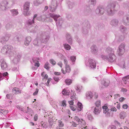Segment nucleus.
Masks as SVG:
<instances>
[{"label":"nucleus","instance_id":"obj_1","mask_svg":"<svg viewBox=\"0 0 129 129\" xmlns=\"http://www.w3.org/2000/svg\"><path fill=\"white\" fill-rule=\"evenodd\" d=\"M106 51L108 54V57L105 56V57L104 58H108L109 61L111 62L113 61L114 60H115V56L113 53L114 51L111 48L108 47L107 48Z\"/></svg>","mask_w":129,"mask_h":129},{"label":"nucleus","instance_id":"obj_2","mask_svg":"<svg viewBox=\"0 0 129 129\" xmlns=\"http://www.w3.org/2000/svg\"><path fill=\"white\" fill-rule=\"evenodd\" d=\"M115 7V5L114 4L111 3L108 5L107 7V10L108 14L111 15L114 13V8Z\"/></svg>","mask_w":129,"mask_h":129},{"label":"nucleus","instance_id":"obj_3","mask_svg":"<svg viewBox=\"0 0 129 129\" xmlns=\"http://www.w3.org/2000/svg\"><path fill=\"white\" fill-rule=\"evenodd\" d=\"M107 104H106L102 107L103 109V112L105 114V116L106 117H109L110 116V113L109 112Z\"/></svg>","mask_w":129,"mask_h":129},{"label":"nucleus","instance_id":"obj_4","mask_svg":"<svg viewBox=\"0 0 129 129\" xmlns=\"http://www.w3.org/2000/svg\"><path fill=\"white\" fill-rule=\"evenodd\" d=\"M125 45L123 44H121L119 46L118 49L117 51V53L120 56L122 55L124 52Z\"/></svg>","mask_w":129,"mask_h":129},{"label":"nucleus","instance_id":"obj_5","mask_svg":"<svg viewBox=\"0 0 129 129\" xmlns=\"http://www.w3.org/2000/svg\"><path fill=\"white\" fill-rule=\"evenodd\" d=\"M65 70H64L63 69H61L62 73L63 74H65L66 73H69L71 71V68L70 66L68 65H67L65 66Z\"/></svg>","mask_w":129,"mask_h":129},{"label":"nucleus","instance_id":"obj_6","mask_svg":"<svg viewBox=\"0 0 129 129\" xmlns=\"http://www.w3.org/2000/svg\"><path fill=\"white\" fill-rule=\"evenodd\" d=\"M29 4L28 2L25 3L24 6L23 13L24 15H26L28 11L29 10Z\"/></svg>","mask_w":129,"mask_h":129},{"label":"nucleus","instance_id":"obj_7","mask_svg":"<svg viewBox=\"0 0 129 129\" xmlns=\"http://www.w3.org/2000/svg\"><path fill=\"white\" fill-rule=\"evenodd\" d=\"M90 66L92 68H94L96 67V63L95 61L91 59H89V60Z\"/></svg>","mask_w":129,"mask_h":129},{"label":"nucleus","instance_id":"obj_8","mask_svg":"<svg viewBox=\"0 0 129 129\" xmlns=\"http://www.w3.org/2000/svg\"><path fill=\"white\" fill-rule=\"evenodd\" d=\"M101 110V108L100 107H95L94 109L93 112L95 114H98L100 113Z\"/></svg>","mask_w":129,"mask_h":129},{"label":"nucleus","instance_id":"obj_9","mask_svg":"<svg viewBox=\"0 0 129 129\" xmlns=\"http://www.w3.org/2000/svg\"><path fill=\"white\" fill-rule=\"evenodd\" d=\"M126 113L124 111L121 112L119 114V117L121 119H124L126 116Z\"/></svg>","mask_w":129,"mask_h":129},{"label":"nucleus","instance_id":"obj_10","mask_svg":"<svg viewBox=\"0 0 129 129\" xmlns=\"http://www.w3.org/2000/svg\"><path fill=\"white\" fill-rule=\"evenodd\" d=\"M13 91L15 94L21 93L20 90H19V89L17 88H14L13 89Z\"/></svg>","mask_w":129,"mask_h":129},{"label":"nucleus","instance_id":"obj_11","mask_svg":"<svg viewBox=\"0 0 129 129\" xmlns=\"http://www.w3.org/2000/svg\"><path fill=\"white\" fill-rule=\"evenodd\" d=\"M31 41V39L30 37L26 38L24 43L25 45H28Z\"/></svg>","mask_w":129,"mask_h":129},{"label":"nucleus","instance_id":"obj_12","mask_svg":"<svg viewBox=\"0 0 129 129\" xmlns=\"http://www.w3.org/2000/svg\"><path fill=\"white\" fill-rule=\"evenodd\" d=\"M91 49L92 52L94 53H95L97 52L98 49L97 47L93 45L91 46Z\"/></svg>","mask_w":129,"mask_h":129},{"label":"nucleus","instance_id":"obj_13","mask_svg":"<svg viewBox=\"0 0 129 129\" xmlns=\"http://www.w3.org/2000/svg\"><path fill=\"white\" fill-rule=\"evenodd\" d=\"M86 95L87 98L91 99L93 97L92 93L91 91L87 92L86 94Z\"/></svg>","mask_w":129,"mask_h":129},{"label":"nucleus","instance_id":"obj_14","mask_svg":"<svg viewBox=\"0 0 129 129\" xmlns=\"http://www.w3.org/2000/svg\"><path fill=\"white\" fill-rule=\"evenodd\" d=\"M74 119L75 120H76V121L79 122H81L83 123V124L85 123V121L83 120L82 119V120H81L77 116H75V117L74 118Z\"/></svg>","mask_w":129,"mask_h":129},{"label":"nucleus","instance_id":"obj_15","mask_svg":"<svg viewBox=\"0 0 129 129\" xmlns=\"http://www.w3.org/2000/svg\"><path fill=\"white\" fill-rule=\"evenodd\" d=\"M1 67L2 69L3 70L7 68V65L5 61H3V62L1 64Z\"/></svg>","mask_w":129,"mask_h":129},{"label":"nucleus","instance_id":"obj_16","mask_svg":"<svg viewBox=\"0 0 129 129\" xmlns=\"http://www.w3.org/2000/svg\"><path fill=\"white\" fill-rule=\"evenodd\" d=\"M104 10L103 9L101 8V9H97L96 10V12L97 13H100L101 14H102L104 12Z\"/></svg>","mask_w":129,"mask_h":129},{"label":"nucleus","instance_id":"obj_17","mask_svg":"<svg viewBox=\"0 0 129 129\" xmlns=\"http://www.w3.org/2000/svg\"><path fill=\"white\" fill-rule=\"evenodd\" d=\"M69 90L64 89L62 91V93L64 95H69Z\"/></svg>","mask_w":129,"mask_h":129},{"label":"nucleus","instance_id":"obj_18","mask_svg":"<svg viewBox=\"0 0 129 129\" xmlns=\"http://www.w3.org/2000/svg\"><path fill=\"white\" fill-rule=\"evenodd\" d=\"M101 101L100 100H98L96 101L95 103V105L96 107H99L101 106Z\"/></svg>","mask_w":129,"mask_h":129},{"label":"nucleus","instance_id":"obj_19","mask_svg":"<svg viewBox=\"0 0 129 129\" xmlns=\"http://www.w3.org/2000/svg\"><path fill=\"white\" fill-rule=\"evenodd\" d=\"M102 84L105 87H107L108 86L109 82L108 81H106L103 80L102 81Z\"/></svg>","mask_w":129,"mask_h":129},{"label":"nucleus","instance_id":"obj_20","mask_svg":"<svg viewBox=\"0 0 129 129\" xmlns=\"http://www.w3.org/2000/svg\"><path fill=\"white\" fill-rule=\"evenodd\" d=\"M66 38L68 41V42L69 43H71L72 42V39H71V37L69 34L67 35Z\"/></svg>","mask_w":129,"mask_h":129},{"label":"nucleus","instance_id":"obj_21","mask_svg":"<svg viewBox=\"0 0 129 129\" xmlns=\"http://www.w3.org/2000/svg\"><path fill=\"white\" fill-rule=\"evenodd\" d=\"M111 24L113 26H115L118 24V21L117 20H113L111 23Z\"/></svg>","mask_w":129,"mask_h":129},{"label":"nucleus","instance_id":"obj_22","mask_svg":"<svg viewBox=\"0 0 129 129\" xmlns=\"http://www.w3.org/2000/svg\"><path fill=\"white\" fill-rule=\"evenodd\" d=\"M11 11L12 12V14L13 16L16 15L18 14V12L16 10H12Z\"/></svg>","mask_w":129,"mask_h":129},{"label":"nucleus","instance_id":"obj_23","mask_svg":"<svg viewBox=\"0 0 129 129\" xmlns=\"http://www.w3.org/2000/svg\"><path fill=\"white\" fill-rule=\"evenodd\" d=\"M51 17L53 18L55 21H57V18L59 17V16L57 15L52 14L51 15Z\"/></svg>","mask_w":129,"mask_h":129},{"label":"nucleus","instance_id":"obj_24","mask_svg":"<svg viewBox=\"0 0 129 129\" xmlns=\"http://www.w3.org/2000/svg\"><path fill=\"white\" fill-rule=\"evenodd\" d=\"M64 46L66 49L68 50H70L71 48L70 46L67 44H64Z\"/></svg>","mask_w":129,"mask_h":129},{"label":"nucleus","instance_id":"obj_25","mask_svg":"<svg viewBox=\"0 0 129 129\" xmlns=\"http://www.w3.org/2000/svg\"><path fill=\"white\" fill-rule=\"evenodd\" d=\"M65 82L67 84L70 85L72 83V81L70 79H67L65 80Z\"/></svg>","mask_w":129,"mask_h":129},{"label":"nucleus","instance_id":"obj_26","mask_svg":"<svg viewBox=\"0 0 129 129\" xmlns=\"http://www.w3.org/2000/svg\"><path fill=\"white\" fill-rule=\"evenodd\" d=\"M49 65V64L48 62H46L44 66V68L46 69L47 70H49L50 68Z\"/></svg>","mask_w":129,"mask_h":129},{"label":"nucleus","instance_id":"obj_27","mask_svg":"<svg viewBox=\"0 0 129 129\" xmlns=\"http://www.w3.org/2000/svg\"><path fill=\"white\" fill-rule=\"evenodd\" d=\"M129 76H127L124 77H123L122 79V80L123 81H124V83L126 84L127 81V79H129Z\"/></svg>","mask_w":129,"mask_h":129},{"label":"nucleus","instance_id":"obj_28","mask_svg":"<svg viewBox=\"0 0 129 129\" xmlns=\"http://www.w3.org/2000/svg\"><path fill=\"white\" fill-rule=\"evenodd\" d=\"M66 102L65 100H63L61 102V106L63 107H66L67 105Z\"/></svg>","mask_w":129,"mask_h":129},{"label":"nucleus","instance_id":"obj_29","mask_svg":"<svg viewBox=\"0 0 129 129\" xmlns=\"http://www.w3.org/2000/svg\"><path fill=\"white\" fill-rule=\"evenodd\" d=\"M33 61L35 63V64H34V66H36V67H38L39 66H40V64L39 62L38 61H37L36 62H35V61L33 59Z\"/></svg>","mask_w":129,"mask_h":129},{"label":"nucleus","instance_id":"obj_30","mask_svg":"<svg viewBox=\"0 0 129 129\" xmlns=\"http://www.w3.org/2000/svg\"><path fill=\"white\" fill-rule=\"evenodd\" d=\"M108 129H116V126L114 125H110L108 128Z\"/></svg>","mask_w":129,"mask_h":129},{"label":"nucleus","instance_id":"obj_31","mask_svg":"<svg viewBox=\"0 0 129 129\" xmlns=\"http://www.w3.org/2000/svg\"><path fill=\"white\" fill-rule=\"evenodd\" d=\"M2 52L3 54L6 53L7 52V51L6 48H3L2 50Z\"/></svg>","mask_w":129,"mask_h":129},{"label":"nucleus","instance_id":"obj_32","mask_svg":"<svg viewBox=\"0 0 129 129\" xmlns=\"http://www.w3.org/2000/svg\"><path fill=\"white\" fill-rule=\"evenodd\" d=\"M51 79L50 78H49L48 79L47 82L46 83V85L47 86H49V83L51 81Z\"/></svg>","mask_w":129,"mask_h":129},{"label":"nucleus","instance_id":"obj_33","mask_svg":"<svg viewBox=\"0 0 129 129\" xmlns=\"http://www.w3.org/2000/svg\"><path fill=\"white\" fill-rule=\"evenodd\" d=\"M71 60L72 62L75 61L76 60V57L74 56H71L70 57Z\"/></svg>","mask_w":129,"mask_h":129},{"label":"nucleus","instance_id":"obj_34","mask_svg":"<svg viewBox=\"0 0 129 129\" xmlns=\"http://www.w3.org/2000/svg\"><path fill=\"white\" fill-rule=\"evenodd\" d=\"M128 18L126 16L124 17V21L126 23L128 22Z\"/></svg>","mask_w":129,"mask_h":129},{"label":"nucleus","instance_id":"obj_35","mask_svg":"<svg viewBox=\"0 0 129 129\" xmlns=\"http://www.w3.org/2000/svg\"><path fill=\"white\" fill-rule=\"evenodd\" d=\"M82 87L80 86H78L76 88V90L78 91H80L82 89Z\"/></svg>","mask_w":129,"mask_h":129},{"label":"nucleus","instance_id":"obj_36","mask_svg":"<svg viewBox=\"0 0 129 129\" xmlns=\"http://www.w3.org/2000/svg\"><path fill=\"white\" fill-rule=\"evenodd\" d=\"M34 120L35 121H37L38 119V115L37 114H35L34 117Z\"/></svg>","mask_w":129,"mask_h":129},{"label":"nucleus","instance_id":"obj_37","mask_svg":"<svg viewBox=\"0 0 129 129\" xmlns=\"http://www.w3.org/2000/svg\"><path fill=\"white\" fill-rule=\"evenodd\" d=\"M8 111L6 110H3L1 113H2L3 114H6L8 113Z\"/></svg>","mask_w":129,"mask_h":129},{"label":"nucleus","instance_id":"obj_38","mask_svg":"<svg viewBox=\"0 0 129 129\" xmlns=\"http://www.w3.org/2000/svg\"><path fill=\"white\" fill-rule=\"evenodd\" d=\"M50 63L53 65H55L56 63V62L52 59L50 60Z\"/></svg>","mask_w":129,"mask_h":129},{"label":"nucleus","instance_id":"obj_39","mask_svg":"<svg viewBox=\"0 0 129 129\" xmlns=\"http://www.w3.org/2000/svg\"><path fill=\"white\" fill-rule=\"evenodd\" d=\"M6 97L8 99H11L12 98V96L11 94H7L6 95Z\"/></svg>","mask_w":129,"mask_h":129},{"label":"nucleus","instance_id":"obj_40","mask_svg":"<svg viewBox=\"0 0 129 129\" xmlns=\"http://www.w3.org/2000/svg\"><path fill=\"white\" fill-rule=\"evenodd\" d=\"M78 106V107H79L80 108H81V109H82L83 108V106L82 105V104L80 103V102H78L77 104Z\"/></svg>","mask_w":129,"mask_h":129},{"label":"nucleus","instance_id":"obj_41","mask_svg":"<svg viewBox=\"0 0 129 129\" xmlns=\"http://www.w3.org/2000/svg\"><path fill=\"white\" fill-rule=\"evenodd\" d=\"M58 125L59 127H62L63 126L64 124L61 121H59V122Z\"/></svg>","mask_w":129,"mask_h":129},{"label":"nucleus","instance_id":"obj_42","mask_svg":"<svg viewBox=\"0 0 129 129\" xmlns=\"http://www.w3.org/2000/svg\"><path fill=\"white\" fill-rule=\"evenodd\" d=\"M111 111L116 112L117 111L116 109L114 107H112L111 109Z\"/></svg>","mask_w":129,"mask_h":129},{"label":"nucleus","instance_id":"obj_43","mask_svg":"<svg viewBox=\"0 0 129 129\" xmlns=\"http://www.w3.org/2000/svg\"><path fill=\"white\" fill-rule=\"evenodd\" d=\"M122 107L123 109H126L128 108V106L126 104H124L123 105Z\"/></svg>","mask_w":129,"mask_h":129},{"label":"nucleus","instance_id":"obj_44","mask_svg":"<svg viewBox=\"0 0 129 129\" xmlns=\"http://www.w3.org/2000/svg\"><path fill=\"white\" fill-rule=\"evenodd\" d=\"M39 89H38L37 88L36 89V91L33 94V95H36L37 94V93H38V92L39 91Z\"/></svg>","mask_w":129,"mask_h":129},{"label":"nucleus","instance_id":"obj_45","mask_svg":"<svg viewBox=\"0 0 129 129\" xmlns=\"http://www.w3.org/2000/svg\"><path fill=\"white\" fill-rule=\"evenodd\" d=\"M54 79L55 81L57 82L59 80V78L57 76L54 77Z\"/></svg>","mask_w":129,"mask_h":129},{"label":"nucleus","instance_id":"obj_46","mask_svg":"<svg viewBox=\"0 0 129 129\" xmlns=\"http://www.w3.org/2000/svg\"><path fill=\"white\" fill-rule=\"evenodd\" d=\"M63 62L64 64L66 65H68V61L67 59L65 58H64L63 60Z\"/></svg>","mask_w":129,"mask_h":129},{"label":"nucleus","instance_id":"obj_47","mask_svg":"<svg viewBox=\"0 0 129 129\" xmlns=\"http://www.w3.org/2000/svg\"><path fill=\"white\" fill-rule=\"evenodd\" d=\"M70 107L71 109L73 111H74L76 109V107L74 106H71Z\"/></svg>","mask_w":129,"mask_h":129},{"label":"nucleus","instance_id":"obj_48","mask_svg":"<svg viewBox=\"0 0 129 129\" xmlns=\"http://www.w3.org/2000/svg\"><path fill=\"white\" fill-rule=\"evenodd\" d=\"M120 96V95L118 94H115L114 95V98L115 99H116L118 97H119Z\"/></svg>","mask_w":129,"mask_h":129},{"label":"nucleus","instance_id":"obj_49","mask_svg":"<svg viewBox=\"0 0 129 129\" xmlns=\"http://www.w3.org/2000/svg\"><path fill=\"white\" fill-rule=\"evenodd\" d=\"M125 99L123 97H121L119 99V101L120 102H122Z\"/></svg>","mask_w":129,"mask_h":129},{"label":"nucleus","instance_id":"obj_50","mask_svg":"<svg viewBox=\"0 0 129 129\" xmlns=\"http://www.w3.org/2000/svg\"><path fill=\"white\" fill-rule=\"evenodd\" d=\"M58 64L59 66L61 68H62V62H59L58 63Z\"/></svg>","mask_w":129,"mask_h":129},{"label":"nucleus","instance_id":"obj_51","mask_svg":"<svg viewBox=\"0 0 129 129\" xmlns=\"http://www.w3.org/2000/svg\"><path fill=\"white\" fill-rule=\"evenodd\" d=\"M54 74L56 75H59L60 74V73L59 72H54Z\"/></svg>","mask_w":129,"mask_h":129},{"label":"nucleus","instance_id":"obj_52","mask_svg":"<svg viewBox=\"0 0 129 129\" xmlns=\"http://www.w3.org/2000/svg\"><path fill=\"white\" fill-rule=\"evenodd\" d=\"M121 91L124 92H126L127 91V90L125 88H122L121 89Z\"/></svg>","mask_w":129,"mask_h":129},{"label":"nucleus","instance_id":"obj_53","mask_svg":"<svg viewBox=\"0 0 129 129\" xmlns=\"http://www.w3.org/2000/svg\"><path fill=\"white\" fill-rule=\"evenodd\" d=\"M72 125L76 127L77 126V124L75 123L74 122H72Z\"/></svg>","mask_w":129,"mask_h":129},{"label":"nucleus","instance_id":"obj_54","mask_svg":"<svg viewBox=\"0 0 129 129\" xmlns=\"http://www.w3.org/2000/svg\"><path fill=\"white\" fill-rule=\"evenodd\" d=\"M69 103L70 105H73L74 104V102L73 101H71L68 102Z\"/></svg>","mask_w":129,"mask_h":129},{"label":"nucleus","instance_id":"obj_55","mask_svg":"<svg viewBox=\"0 0 129 129\" xmlns=\"http://www.w3.org/2000/svg\"><path fill=\"white\" fill-rule=\"evenodd\" d=\"M91 4H95L96 2V1L95 0H91Z\"/></svg>","mask_w":129,"mask_h":129},{"label":"nucleus","instance_id":"obj_56","mask_svg":"<svg viewBox=\"0 0 129 129\" xmlns=\"http://www.w3.org/2000/svg\"><path fill=\"white\" fill-rule=\"evenodd\" d=\"M8 74V73L7 72H6L3 73V76H7Z\"/></svg>","mask_w":129,"mask_h":129},{"label":"nucleus","instance_id":"obj_57","mask_svg":"<svg viewBox=\"0 0 129 129\" xmlns=\"http://www.w3.org/2000/svg\"><path fill=\"white\" fill-rule=\"evenodd\" d=\"M82 109H81V108H79L78 107H77V110L79 112Z\"/></svg>","mask_w":129,"mask_h":129},{"label":"nucleus","instance_id":"obj_58","mask_svg":"<svg viewBox=\"0 0 129 129\" xmlns=\"http://www.w3.org/2000/svg\"><path fill=\"white\" fill-rule=\"evenodd\" d=\"M33 44L34 45H36L38 43V42L37 40H35L33 42Z\"/></svg>","mask_w":129,"mask_h":129},{"label":"nucleus","instance_id":"obj_59","mask_svg":"<svg viewBox=\"0 0 129 129\" xmlns=\"http://www.w3.org/2000/svg\"><path fill=\"white\" fill-rule=\"evenodd\" d=\"M94 97L95 99H96L98 97V95L97 93H95L94 94Z\"/></svg>","mask_w":129,"mask_h":129},{"label":"nucleus","instance_id":"obj_60","mask_svg":"<svg viewBox=\"0 0 129 129\" xmlns=\"http://www.w3.org/2000/svg\"><path fill=\"white\" fill-rule=\"evenodd\" d=\"M48 77V76L46 74L45 75V76L44 78L43 79H43H47Z\"/></svg>","mask_w":129,"mask_h":129},{"label":"nucleus","instance_id":"obj_61","mask_svg":"<svg viewBox=\"0 0 129 129\" xmlns=\"http://www.w3.org/2000/svg\"><path fill=\"white\" fill-rule=\"evenodd\" d=\"M37 16V15L36 14H35L34 16L33 19V23H34V19L35 18H36Z\"/></svg>","mask_w":129,"mask_h":129},{"label":"nucleus","instance_id":"obj_62","mask_svg":"<svg viewBox=\"0 0 129 129\" xmlns=\"http://www.w3.org/2000/svg\"><path fill=\"white\" fill-rule=\"evenodd\" d=\"M117 108L118 109H120V105L119 104L117 105Z\"/></svg>","mask_w":129,"mask_h":129},{"label":"nucleus","instance_id":"obj_63","mask_svg":"<svg viewBox=\"0 0 129 129\" xmlns=\"http://www.w3.org/2000/svg\"><path fill=\"white\" fill-rule=\"evenodd\" d=\"M50 7H51V9L52 12H53L55 11V8H54L53 9V8H52V7L51 6H50Z\"/></svg>","mask_w":129,"mask_h":129},{"label":"nucleus","instance_id":"obj_64","mask_svg":"<svg viewBox=\"0 0 129 129\" xmlns=\"http://www.w3.org/2000/svg\"><path fill=\"white\" fill-rule=\"evenodd\" d=\"M125 28L124 27H123V26H121L120 27V28L121 29V30H122V29H125Z\"/></svg>","mask_w":129,"mask_h":129}]
</instances>
